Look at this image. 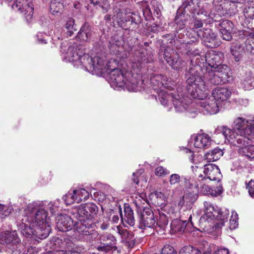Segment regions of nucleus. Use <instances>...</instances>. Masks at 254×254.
<instances>
[{
  "mask_svg": "<svg viewBox=\"0 0 254 254\" xmlns=\"http://www.w3.org/2000/svg\"><path fill=\"white\" fill-rule=\"evenodd\" d=\"M169 65L174 70H179L185 66L186 64L184 60L181 59L178 54V57L173 59L172 61L169 64Z\"/></svg>",
  "mask_w": 254,
  "mask_h": 254,
  "instance_id": "46",
  "label": "nucleus"
},
{
  "mask_svg": "<svg viewBox=\"0 0 254 254\" xmlns=\"http://www.w3.org/2000/svg\"><path fill=\"white\" fill-rule=\"evenodd\" d=\"M184 180L185 185L186 187L189 189H195L196 191H198L201 188L203 189L205 187L206 191H207V188L209 189L207 186L202 185L203 184L202 181H200L198 179L194 180L193 178H191L189 177H183Z\"/></svg>",
  "mask_w": 254,
  "mask_h": 254,
  "instance_id": "31",
  "label": "nucleus"
},
{
  "mask_svg": "<svg viewBox=\"0 0 254 254\" xmlns=\"http://www.w3.org/2000/svg\"><path fill=\"white\" fill-rule=\"evenodd\" d=\"M99 241L100 245L97 247L99 251L105 252L110 254L117 249L116 240L111 234L106 233L101 235L99 238Z\"/></svg>",
  "mask_w": 254,
  "mask_h": 254,
  "instance_id": "16",
  "label": "nucleus"
},
{
  "mask_svg": "<svg viewBox=\"0 0 254 254\" xmlns=\"http://www.w3.org/2000/svg\"><path fill=\"white\" fill-rule=\"evenodd\" d=\"M218 214H217L215 220H220L219 223H217L218 227H221L224 225L225 222L227 221L228 216L229 214V211L227 209H220L218 210Z\"/></svg>",
  "mask_w": 254,
  "mask_h": 254,
  "instance_id": "39",
  "label": "nucleus"
},
{
  "mask_svg": "<svg viewBox=\"0 0 254 254\" xmlns=\"http://www.w3.org/2000/svg\"><path fill=\"white\" fill-rule=\"evenodd\" d=\"M198 58H199V57ZM223 59L224 55L222 52L211 51L206 53L204 59L200 57V60H201L203 61L202 63L200 64H204L203 61L205 60L208 64V66L207 65L208 67L215 69L219 68L221 65H224L222 64Z\"/></svg>",
  "mask_w": 254,
  "mask_h": 254,
  "instance_id": "17",
  "label": "nucleus"
},
{
  "mask_svg": "<svg viewBox=\"0 0 254 254\" xmlns=\"http://www.w3.org/2000/svg\"><path fill=\"white\" fill-rule=\"evenodd\" d=\"M112 62L116 64V61L112 59L109 61L108 63L105 61V65L108 66V68L100 70L102 72L110 71L109 82L111 86L114 89L125 87L129 91L136 92L140 90L139 81H138L139 76L133 77V73L129 71H127L124 72V71L119 68L112 69L110 64Z\"/></svg>",
  "mask_w": 254,
  "mask_h": 254,
  "instance_id": "6",
  "label": "nucleus"
},
{
  "mask_svg": "<svg viewBox=\"0 0 254 254\" xmlns=\"http://www.w3.org/2000/svg\"><path fill=\"white\" fill-rule=\"evenodd\" d=\"M159 57L163 58L165 61L169 64L173 60L178 57V53L170 47L163 49L162 51L159 50Z\"/></svg>",
  "mask_w": 254,
  "mask_h": 254,
  "instance_id": "32",
  "label": "nucleus"
},
{
  "mask_svg": "<svg viewBox=\"0 0 254 254\" xmlns=\"http://www.w3.org/2000/svg\"><path fill=\"white\" fill-rule=\"evenodd\" d=\"M92 33L90 27L88 25L85 24L80 28L77 36L80 40L87 41L91 39Z\"/></svg>",
  "mask_w": 254,
  "mask_h": 254,
  "instance_id": "36",
  "label": "nucleus"
},
{
  "mask_svg": "<svg viewBox=\"0 0 254 254\" xmlns=\"http://www.w3.org/2000/svg\"><path fill=\"white\" fill-rule=\"evenodd\" d=\"M204 206V213L200 217L199 223L201 226L208 228L209 226H211V224L214 221L217 214H218V209L217 207H215L210 202L205 201Z\"/></svg>",
  "mask_w": 254,
  "mask_h": 254,
  "instance_id": "13",
  "label": "nucleus"
},
{
  "mask_svg": "<svg viewBox=\"0 0 254 254\" xmlns=\"http://www.w3.org/2000/svg\"><path fill=\"white\" fill-rule=\"evenodd\" d=\"M218 103L212 97L200 101L197 105L203 114H215L219 111Z\"/></svg>",
  "mask_w": 254,
  "mask_h": 254,
  "instance_id": "21",
  "label": "nucleus"
},
{
  "mask_svg": "<svg viewBox=\"0 0 254 254\" xmlns=\"http://www.w3.org/2000/svg\"><path fill=\"white\" fill-rule=\"evenodd\" d=\"M64 27L66 29L67 35L69 36H72L74 32L77 30L75 20L71 17H68L65 20Z\"/></svg>",
  "mask_w": 254,
  "mask_h": 254,
  "instance_id": "40",
  "label": "nucleus"
},
{
  "mask_svg": "<svg viewBox=\"0 0 254 254\" xmlns=\"http://www.w3.org/2000/svg\"><path fill=\"white\" fill-rule=\"evenodd\" d=\"M231 91L227 88L216 87L212 93V97L217 101H225L228 99L231 95Z\"/></svg>",
  "mask_w": 254,
  "mask_h": 254,
  "instance_id": "28",
  "label": "nucleus"
},
{
  "mask_svg": "<svg viewBox=\"0 0 254 254\" xmlns=\"http://www.w3.org/2000/svg\"><path fill=\"white\" fill-rule=\"evenodd\" d=\"M12 8L22 14L29 22L33 14V4L31 0H15L11 6Z\"/></svg>",
  "mask_w": 254,
  "mask_h": 254,
  "instance_id": "14",
  "label": "nucleus"
},
{
  "mask_svg": "<svg viewBox=\"0 0 254 254\" xmlns=\"http://www.w3.org/2000/svg\"><path fill=\"white\" fill-rule=\"evenodd\" d=\"M220 31H222V30L232 31L233 24L228 20H225L220 23Z\"/></svg>",
  "mask_w": 254,
  "mask_h": 254,
  "instance_id": "52",
  "label": "nucleus"
},
{
  "mask_svg": "<svg viewBox=\"0 0 254 254\" xmlns=\"http://www.w3.org/2000/svg\"><path fill=\"white\" fill-rule=\"evenodd\" d=\"M223 151L218 148L207 152L204 155L205 163L207 162H214L218 160L223 154Z\"/></svg>",
  "mask_w": 254,
  "mask_h": 254,
  "instance_id": "35",
  "label": "nucleus"
},
{
  "mask_svg": "<svg viewBox=\"0 0 254 254\" xmlns=\"http://www.w3.org/2000/svg\"><path fill=\"white\" fill-rule=\"evenodd\" d=\"M187 220H181L180 219H175L172 220L170 225V231L171 233H179L182 234L185 230L188 231V228L190 226H193V223L191 219L189 220L186 223Z\"/></svg>",
  "mask_w": 254,
  "mask_h": 254,
  "instance_id": "24",
  "label": "nucleus"
},
{
  "mask_svg": "<svg viewBox=\"0 0 254 254\" xmlns=\"http://www.w3.org/2000/svg\"><path fill=\"white\" fill-rule=\"evenodd\" d=\"M186 50V54L190 57L199 56V51L198 49H192L189 47Z\"/></svg>",
  "mask_w": 254,
  "mask_h": 254,
  "instance_id": "61",
  "label": "nucleus"
},
{
  "mask_svg": "<svg viewBox=\"0 0 254 254\" xmlns=\"http://www.w3.org/2000/svg\"><path fill=\"white\" fill-rule=\"evenodd\" d=\"M63 244L66 249V254H81V253L85 251L83 245L74 244L70 240L68 239H64ZM45 254H64V253L63 251H49Z\"/></svg>",
  "mask_w": 254,
  "mask_h": 254,
  "instance_id": "20",
  "label": "nucleus"
},
{
  "mask_svg": "<svg viewBox=\"0 0 254 254\" xmlns=\"http://www.w3.org/2000/svg\"><path fill=\"white\" fill-rule=\"evenodd\" d=\"M153 195L156 199V201H155L156 205L159 206H161L166 203V198L162 192L155 191Z\"/></svg>",
  "mask_w": 254,
  "mask_h": 254,
  "instance_id": "49",
  "label": "nucleus"
},
{
  "mask_svg": "<svg viewBox=\"0 0 254 254\" xmlns=\"http://www.w3.org/2000/svg\"><path fill=\"white\" fill-rule=\"evenodd\" d=\"M19 226L21 234L27 238L44 239L51 230V221L47 212L37 203L29 204Z\"/></svg>",
  "mask_w": 254,
  "mask_h": 254,
  "instance_id": "4",
  "label": "nucleus"
},
{
  "mask_svg": "<svg viewBox=\"0 0 254 254\" xmlns=\"http://www.w3.org/2000/svg\"><path fill=\"white\" fill-rule=\"evenodd\" d=\"M184 196L191 207L192 204L197 198V195L194 192H189L184 195Z\"/></svg>",
  "mask_w": 254,
  "mask_h": 254,
  "instance_id": "54",
  "label": "nucleus"
},
{
  "mask_svg": "<svg viewBox=\"0 0 254 254\" xmlns=\"http://www.w3.org/2000/svg\"><path fill=\"white\" fill-rule=\"evenodd\" d=\"M75 200H76V203H79L82 200H86L89 198V192L84 189H80L78 190H74Z\"/></svg>",
  "mask_w": 254,
  "mask_h": 254,
  "instance_id": "44",
  "label": "nucleus"
},
{
  "mask_svg": "<svg viewBox=\"0 0 254 254\" xmlns=\"http://www.w3.org/2000/svg\"><path fill=\"white\" fill-rule=\"evenodd\" d=\"M38 252V249L35 247H30L28 248L26 253L23 254H37Z\"/></svg>",
  "mask_w": 254,
  "mask_h": 254,
  "instance_id": "64",
  "label": "nucleus"
},
{
  "mask_svg": "<svg viewBox=\"0 0 254 254\" xmlns=\"http://www.w3.org/2000/svg\"><path fill=\"white\" fill-rule=\"evenodd\" d=\"M247 188L248 189L250 195L254 197V180H251L248 183L247 185Z\"/></svg>",
  "mask_w": 254,
  "mask_h": 254,
  "instance_id": "62",
  "label": "nucleus"
},
{
  "mask_svg": "<svg viewBox=\"0 0 254 254\" xmlns=\"http://www.w3.org/2000/svg\"><path fill=\"white\" fill-rule=\"evenodd\" d=\"M200 58L191 59L189 68L185 74L188 95L190 98V109L195 106L192 99H201L207 89L204 80L213 85L225 84L230 81V68L227 65H221L219 68L208 67L203 63L199 64Z\"/></svg>",
  "mask_w": 254,
  "mask_h": 254,
  "instance_id": "1",
  "label": "nucleus"
},
{
  "mask_svg": "<svg viewBox=\"0 0 254 254\" xmlns=\"http://www.w3.org/2000/svg\"><path fill=\"white\" fill-rule=\"evenodd\" d=\"M181 181V177L178 174H172L170 177L169 183L171 185L179 184Z\"/></svg>",
  "mask_w": 254,
  "mask_h": 254,
  "instance_id": "55",
  "label": "nucleus"
},
{
  "mask_svg": "<svg viewBox=\"0 0 254 254\" xmlns=\"http://www.w3.org/2000/svg\"><path fill=\"white\" fill-rule=\"evenodd\" d=\"M241 84L245 90H251L254 88V78L251 71H249L243 75Z\"/></svg>",
  "mask_w": 254,
  "mask_h": 254,
  "instance_id": "34",
  "label": "nucleus"
},
{
  "mask_svg": "<svg viewBox=\"0 0 254 254\" xmlns=\"http://www.w3.org/2000/svg\"><path fill=\"white\" fill-rule=\"evenodd\" d=\"M247 33L243 31L238 32V43L231 47V53L234 56H237L238 47L240 44H244L243 41L247 39Z\"/></svg>",
  "mask_w": 254,
  "mask_h": 254,
  "instance_id": "42",
  "label": "nucleus"
},
{
  "mask_svg": "<svg viewBox=\"0 0 254 254\" xmlns=\"http://www.w3.org/2000/svg\"><path fill=\"white\" fill-rule=\"evenodd\" d=\"M191 168L193 172L195 169L203 168V173L205 176L202 181L209 179L211 181L219 182L221 178L220 170L217 166L212 164H205V161H202L198 164L195 163V166H191Z\"/></svg>",
  "mask_w": 254,
  "mask_h": 254,
  "instance_id": "10",
  "label": "nucleus"
},
{
  "mask_svg": "<svg viewBox=\"0 0 254 254\" xmlns=\"http://www.w3.org/2000/svg\"><path fill=\"white\" fill-rule=\"evenodd\" d=\"M20 242L16 231H5L0 234V244L13 249L14 246Z\"/></svg>",
  "mask_w": 254,
  "mask_h": 254,
  "instance_id": "19",
  "label": "nucleus"
},
{
  "mask_svg": "<svg viewBox=\"0 0 254 254\" xmlns=\"http://www.w3.org/2000/svg\"><path fill=\"white\" fill-rule=\"evenodd\" d=\"M74 234L66 239L70 240L74 244L73 240L76 239H95L97 232L95 230V223L93 222L78 220L75 222L73 226Z\"/></svg>",
  "mask_w": 254,
  "mask_h": 254,
  "instance_id": "7",
  "label": "nucleus"
},
{
  "mask_svg": "<svg viewBox=\"0 0 254 254\" xmlns=\"http://www.w3.org/2000/svg\"><path fill=\"white\" fill-rule=\"evenodd\" d=\"M155 174L158 176H161L163 175H167L170 173L169 171L162 166H159L156 168L155 171Z\"/></svg>",
  "mask_w": 254,
  "mask_h": 254,
  "instance_id": "56",
  "label": "nucleus"
},
{
  "mask_svg": "<svg viewBox=\"0 0 254 254\" xmlns=\"http://www.w3.org/2000/svg\"><path fill=\"white\" fill-rule=\"evenodd\" d=\"M136 206L138 207L140 210L143 208V210L141 212L139 220V227L143 229L146 227L153 228L156 224V219L152 211L150 208L147 207L141 206L139 203L135 200L134 202Z\"/></svg>",
  "mask_w": 254,
  "mask_h": 254,
  "instance_id": "12",
  "label": "nucleus"
},
{
  "mask_svg": "<svg viewBox=\"0 0 254 254\" xmlns=\"http://www.w3.org/2000/svg\"><path fill=\"white\" fill-rule=\"evenodd\" d=\"M144 170L143 169H139L135 172L132 174V181L136 184H138L139 183V178L140 177V175L143 173Z\"/></svg>",
  "mask_w": 254,
  "mask_h": 254,
  "instance_id": "59",
  "label": "nucleus"
},
{
  "mask_svg": "<svg viewBox=\"0 0 254 254\" xmlns=\"http://www.w3.org/2000/svg\"><path fill=\"white\" fill-rule=\"evenodd\" d=\"M76 211L75 214L77 220L93 222L98 209L94 203H88L80 205Z\"/></svg>",
  "mask_w": 254,
  "mask_h": 254,
  "instance_id": "11",
  "label": "nucleus"
},
{
  "mask_svg": "<svg viewBox=\"0 0 254 254\" xmlns=\"http://www.w3.org/2000/svg\"><path fill=\"white\" fill-rule=\"evenodd\" d=\"M64 5L61 0H52L50 4V11L53 14L61 13L63 11Z\"/></svg>",
  "mask_w": 254,
  "mask_h": 254,
  "instance_id": "43",
  "label": "nucleus"
},
{
  "mask_svg": "<svg viewBox=\"0 0 254 254\" xmlns=\"http://www.w3.org/2000/svg\"><path fill=\"white\" fill-rule=\"evenodd\" d=\"M56 227L62 232H67L71 230L73 226L72 219L66 214H60L56 218Z\"/></svg>",
  "mask_w": 254,
  "mask_h": 254,
  "instance_id": "23",
  "label": "nucleus"
},
{
  "mask_svg": "<svg viewBox=\"0 0 254 254\" xmlns=\"http://www.w3.org/2000/svg\"><path fill=\"white\" fill-rule=\"evenodd\" d=\"M117 231L123 242H129L134 240V235L132 232L123 228L121 226L117 227Z\"/></svg>",
  "mask_w": 254,
  "mask_h": 254,
  "instance_id": "37",
  "label": "nucleus"
},
{
  "mask_svg": "<svg viewBox=\"0 0 254 254\" xmlns=\"http://www.w3.org/2000/svg\"><path fill=\"white\" fill-rule=\"evenodd\" d=\"M254 127V117H239L233 122V129L223 126L216 131L222 133L230 143L239 147L238 152L247 158H254V145L250 144L249 137L253 135Z\"/></svg>",
  "mask_w": 254,
  "mask_h": 254,
  "instance_id": "3",
  "label": "nucleus"
},
{
  "mask_svg": "<svg viewBox=\"0 0 254 254\" xmlns=\"http://www.w3.org/2000/svg\"><path fill=\"white\" fill-rule=\"evenodd\" d=\"M245 17L252 18L254 17V6L246 7L244 11Z\"/></svg>",
  "mask_w": 254,
  "mask_h": 254,
  "instance_id": "60",
  "label": "nucleus"
},
{
  "mask_svg": "<svg viewBox=\"0 0 254 254\" xmlns=\"http://www.w3.org/2000/svg\"><path fill=\"white\" fill-rule=\"evenodd\" d=\"M177 35L180 40L181 43L190 45L192 43H196L198 42V38L195 30L191 31H188L185 28H180L177 31Z\"/></svg>",
  "mask_w": 254,
  "mask_h": 254,
  "instance_id": "22",
  "label": "nucleus"
},
{
  "mask_svg": "<svg viewBox=\"0 0 254 254\" xmlns=\"http://www.w3.org/2000/svg\"><path fill=\"white\" fill-rule=\"evenodd\" d=\"M231 31L230 30H222V31H220L221 34V37L223 40L226 41H229L232 39V36L231 35Z\"/></svg>",
  "mask_w": 254,
  "mask_h": 254,
  "instance_id": "57",
  "label": "nucleus"
},
{
  "mask_svg": "<svg viewBox=\"0 0 254 254\" xmlns=\"http://www.w3.org/2000/svg\"><path fill=\"white\" fill-rule=\"evenodd\" d=\"M173 215V212L171 214L169 212H167V214H165L163 212H159V216L157 217V220H156V224L154 227L157 226L161 229L165 230L167 227L169 218L172 217Z\"/></svg>",
  "mask_w": 254,
  "mask_h": 254,
  "instance_id": "30",
  "label": "nucleus"
},
{
  "mask_svg": "<svg viewBox=\"0 0 254 254\" xmlns=\"http://www.w3.org/2000/svg\"><path fill=\"white\" fill-rule=\"evenodd\" d=\"M197 35L202 40L204 45L210 48H215L219 46L217 34L211 29L203 28L196 31Z\"/></svg>",
  "mask_w": 254,
  "mask_h": 254,
  "instance_id": "15",
  "label": "nucleus"
},
{
  "mask_svg": "<svg viewBox=\"0 0 254 254\" xmlns=\"http://www.w3.org/2000/svg\"><path fill=\"white\" fill-rule=\"evenodd\" d=\"M243 52L250 53L254 54V38L249 37L246 39L244 44H240L238 47V51L237 52V56L235 61H238L237 59L239 55Z\"/></svg>",
  "mask_w": 254,
  "mask_h": 254,
  "instance_id": "26",
  "label": "nucleus"
},
{
  "mask_svg": "<svg viewBox=\"0 0 254 254\" xmlns=\"http://www.w3.org/2000/svg\"><path fill=\"white\" fill-rule=\"evenodd\" d=\"M74 190L72 192L68 191L63 197V199L66 205H70L74 202H76L75 200V195Z\"/></svg>",
  "mask_w": 254,
  "mask_h": 254,
  "instance_id": "47",
  "label": "nucleus"
},
{
  "mask_svg": "<svg viewBox=\"0 0 254 254\" xmlns=\"http://www.w3.org/2000/svg\"><path fill=\"white\" fill-rule=\"evenodd\" d=\"M209 9L213 11L207 17L212 18V16L217 14L220 16L225 15L230 9V3L226 0H214L212 4H209Z\"/></svg>",
  "mask_w": 254,
  "mask_h": 254,
  "instance_id": "18",
  "label": "nucleus"
},
{
  "mask_svg": "<svg viewBox=\"0 0 254 254\" xmlns=\"http://www.w3.org/2000/svg\"><path fill=\"white\" fill-rule=\"evenodd\" d=\"M238 215L235 211L232 212V215L230 219V226L231 230L235 229L238 226Z\"/></svg>",
  "mask_w": 254,
  "mask_h": 254,
  "instance_id": "51",
  "label": "nucleus"
},
{
  "mask_svg": "<svg viewBox=\"0 0 254 254\" xmlns=\"http://www.w3.org/2000/svg\"><path fill=\"white\" fill-rule=\"evenodd\" d=\"M11 213V210L9 206L0 203V221H2L8 217Z\"/></svg>",
  "mask_w": 254,
  "mask_h": 254,
  "instance_id": "48",
  "label": "nucleus"
},
{
  "mask_svg": "<svg viewBox=\"0 0 254 254\" xmlns=\"http://www.w3.org/2000/svg\"><path fill=\"white\" fill-rule=\"evenodd\" d=\"M179 254H200V252L191 246H187L180 250Z\"/></svg>",
  "mask_w": 254,
  "mask_h": 254,
  "instance_id": "50",
  "label": "nucleus"
},
{
  "mask_svg": "<svg viewBox=\"0 0 254 254\" xmlns=\"http://www.w3.org/2000/svg\"><path fill=\"white\" fill-rule=\"evenodd\" d=\"M209 6L208 3H202L201 0H185L179 7V11L190 13L193 17L200 16V19L205 20L208 15L213 13V11L209 9Z\"/></svg>",
  "mask_w": 254,
  "mask_h": 254,
  "instance_id": "8",
  "label": "nucleus"
},
{
  "mask_svg": "<svg viewBox=\"0 0 254 254\" xmlns=\"http://www.w3.org/2000/svg\"><path fill=\"white\" fill-rule=\"evenodd\" d=\"M61 48V52L64 54V59L73 63L74 66L92 71H100L109 67L105 65V57L101 54L93 57H90L88 54L83 52L81 46L76 43L68 45L67 48L62 44Z\"/></svg>",
  "mask_w": 254,
  "mask_h": 254,
  "instance_id": "5",
  "label": "nucleus"
},
{
  "mask_svg": "<svg viewBox=\"0 0 254 254\" xmlns=\"http://www.w3.org/2000/svg\"><path fill=\"white\" fill-rule=\"evenodd\" d=\"M153 61V55L150 52H148L145 49H142L141 51L135 54V57L131 62V67L133 70L129 71L133 73V77L138 76V81H139V87L140 90L141 88L142 80L139 73V69L145 64L150 63Z\"/></svg>",
  "mask_w": 254,
  "mask_h": 254,
  "instance_id": "9",
  "label": "nucleus"
},
{
  "mask_svg": "<svg viewBox=\"0 0 254 254\" xmlns=\"http://www.w3.org/2000/svg\"><path fill=\"white\" fill-rule=\"evenodd\" d=\"M176 254L173 247L170 245H166L162 249L161 254Z\"/></svg>",
  "mask_w": 254,
  "mask_h": 254,
  "instance_id": "58",
  "label": "nucleus"
},
{
  "mask_svg": "<svg viewBox=\"0 0 254 254\" xmlns=\"http://www.w3.org/2000/svg\"><path fill=\"white\" fill-rule=\"evenodd\" d=\"M109 50L113 55L117 56L120 58H127L129 54L131 49L127 50H125V47L123 46L122 43L119 41L110 42Z\"/></svg>",
  "mask_w": 254,
  "mask_h": 254,
  "instance_id": "25",
  "label": "nucleus"
},
{
  "mask_svg": "<svg viewBox=\"0 0 254 254\" xmlns=\"http://www.w3.org/2000/svg\"><path fill=\"white\" fill-rule=\"evenodd\" d=\"M159 44L160 46V51L163 49L170 47L175 42V39L171 34H167L162 37L161 41H159Z\"/></svg>",
  "mask_w": 254,
  "mask_h": 254,
  "instance_id": "38",
  "label": "nucleus"
},
{
  "mask_svg": "<svg viewBox=\"0 0 254 254\" xmlns=\"http://www.w3.org/2000/svg\"><path fill=\"white\" fill-rule=\"evenodd\" d=\"M178 206L180 208L181 210L187 212V215L189 216V220H190L191 219V207L188 201L185 198L184 195L180 200L178 203Z\"/></svg>",
  "mask_w": 254,
  "mask_h": 254,
  "instance_id": "41",
  "label": "nucleus"
},
{
  "mask_svg": "<svg viewBox=\"0 0 254 254\" xmlns=\"http://www.w3.org/2000/svg\"><path fill=\"white\" fill-rule=\"evenodd\" d=\"M120 215L121 220L123 222H125L126 223L130 226H133L135 224V219L133 210L129 206H125L124 208V216L123 217L121 207L119 208Z\"/></svg>",
  "mask_w": 254,
  "mask_h": 254,
  "instance_id": "29",
  "label": "nucleus"
},
{
  "mask_svg": "<svg viewBox=\"0 0 254 254\" xmlns=\"http://www.w3.org/2000/svg\"><path fill=\"white\" fill-rule=\"evenodd\" d=\"M59 204L60 202L59 199L48 203V207L52 214H56L59 207Z\"/></svg>",
  "mask_w": 254,
  "mask_h": 254,
  "instance_id": "53",
  "label": "nucleus"
},
{
  "mask_svg": "<svg viewBox=\"0 0 254 254\" xmlns=\"http://www.w3.org/2000/svg\"><path fill=\"white\" fill-rule=\"evenodd\" d=\"M212 141L208 134H199L194 137V145L196 148L207 149L211 146Z\"/></svg>",
  "mask_w": 254,
  "mask_h": 254,
  "instance_id": "27",
  "label": "nucleus"
},
{
  "mask_svg": "<svg viewBox=\"0 0 254 254\" xmlns=\"http://www.w3.org/2000/svg\"><path fill=\"white\" fill-rule=\"evenodd\" d=\"M190 17V15L189 13H187L185 11L181 12L179 11V8L175 18V22L177 25L176 28H179V29L184 28L183 26L186 24Z\"/></svg>",
  "mask_w": 254,
  "mask_h": 254,
  "instance_id": "33",
  "label": "nucleus"
},
{
  "mask_svg": "<svg viewBox=\"0 0 254 254\" xmlns=\"http://www.w3.org/2000/svg\"><path fill=\"white\" fill-rule=\"evenodd\" d=\"M91 3H92L96 8L98 7L102 8V12L106 13L109 8V4L107 0H90Z\"/></svg>",
  "mask_w": 254,
  "mask_h": 254,
  "instance_id": "45",
  "label": "nucleus"
},
{
  "mask_svg": "<svg viewBox=\"0 0 254 254\" xmlns=\"http://www.w3.org/2000/svg\"><path fill=\"white\" fill-rule=\"evenodd\" d=\"M46 36V35L44 36L41 33H38L36 36L38 42L40 44L46 43V40L45 39Z\"/></svg>",
  "mask_w": 254,
  "mask_h": 254,
  "instance_id": "63",
  "label": "nucleus"
},
{
  "mask_svg": "<svg viewBox=\"0 0 254 254\" xmlns=\"http://www.w3.org/2000/svg\"><path fill=\"white\" fill-rule=\"evenodd\" d=\"M150 82L154 90L159 89L158 99L162 105L168 106L171 98L176 112H183L187 110L190 117H195L196 112H191L190 110V100L188 95L187 87H179L174 91L175 82L161 74L152 75L150 78Z\"/></svg>",
  "mask_w": 254,
  "mask_h": 254,
  "instance_id": "2",
  "label": "nucleus"
}]
</instances>
